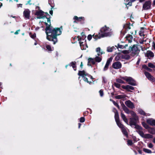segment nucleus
Returning a JSON list of instances; mask_svg holds the SVG:
<instances>
[{"label":"nucleus","instance_id":"nucleus-1","mask_svg":"<svg viewBox=\"0 0 155 155\" xmlns=\"http://www.w3.org/2000/svg\"><path fill=\"white\" fill-rule=\"evenodd\" d=\"M45 23L47 26L45 29L47 39L50 41H53V44H55L58 41L56 36L60 35L61 33L62 27L52 29L49 26V25H48L47 23L45 22Z\"/></svg>","mask_w":155,"mask_h":155},{"label":"nucleus","instance_id":"nucleus-2","mask_svg":"<svg viewBox=\"0 0 155 155\" xmlns=\"http://www.w3.org/2000/svg\"><path fill=\"white\" fill-rule=\"evenodd\" d=\"M113 34V31L110 28L105 26L102 27L100 30V32L98 35L94 34L93 37L96 39L102 38L110 36Z\"/></svg>","mask_w":155,"mask_h":155},{"label":"nucleus","instance_id":"nucleus-3","mask_svg":"<svg viewBox=\"0 0 155 155\" xmlns=\"http://www.w3.org/2000/svg\"><path fill=\"white\" fill-rule=\"evenodd\" d=\"M78 75L80 76H81L83 78L85 81L90 84L91 83V81H89L90 79H91L92 77L89 75L88 74L86 73L84 71H79L78 73Z\"/></svg>","mask_w":155,"mask_h":155},{"label":"nucleus","instance_id":"nucleus-4","mask_svg":"<svg viewBox=\"0 0 155 155\" xmlns=\"http://www.w3.org/2000/svg\"><path fill=\"white\" fill-rule=\"evenodd\" d=\"M96 51L97 53V54L95 56L94 60L96 62H100L102 59L101 55L104 53L102 50H101L100 47L97 48L96 49Z\"/></svg>","mask_w":155,"mask_h":155},{"label":"nucleus","instance_id":"nucleus-5","mask_svg":"<svg viewBox=\"0 0 155 155\" xmlns=\"http://www.w3.org/2000/svg\"><path fill=\"white\" fill-rule=\"evenodd\" d=\"M85 38V36H83V38H81L79 39V36H78L77 37V38H78V40L79 41L81 49L82 50H85L87 48V45L86 41V40L84 39V38Z\"/></svg>","mask_w":155,"mask_h":155},{"label":"nucleus","instance_id":"nucleus-6","mask_svg":"<svg viewBox=\"0 0 155 155\" xmlns=\"http://www.w3.org/2000/svg\"><path fill=\"white\" fill-rule=\"evenodd\" d=\"M121 78L126 81L129 84L133 86H136L137 85L135 81L130 77L127 76L121 77Z\"/></svg>","mask_w":155,"mask_h":155},{"label":"nucleus","instance_id":"nucleus-7","mask_svg":"<svg viewBox=\"0 0 155 155\" xmlns=\"http://www.w3.org/2000/svg\"><path fill=\"white\" fill-rule=\"evenodd\" d=\"M139 120L138 117H131L130 118V122L129 124L131 126L132 125H135Z\"/></svg>","mask_w":155,"mask_h":155},{"label":"nucleus","instance_id":"nucleus-8","mask_svg":"<svg viewBox=\"0 0 155 155\" xmlns=\"http://www.w3.org/2000/svg\"><path fill=\"white\" fill-rule=\"evenodd\" d=\"M151 2L150 1L146 2L143 6V9L144 10H147L150 8Z\"/></svg>","mask_w":155,"mask_h":155},{"label":"nucleus","instance_id":"nucleus-9","mask_svg":"<svg viewBox=\"0 0 155 155\" xmlns=\"http://www.w3.org/2000/svg\"><path fill=\"white\" fill-rule=\"evenodd\" d=\"M30 11L28 9H25L23 12V15L26 19L30 18Z\"/></svg>","mask_w":155,"mask_h":155},{"label":"nucleus","instance_id":"nucleus-10","mask_svg":"<svg viewBox=\"0 0 155 155\" xmlns=\"http://www.w3.org/2000/svg\"><path fill=\"white\" fill-rule=\"evenodd\" d=\"M44 12L40 10H39L38 11H37L35 13V15H37V18H43V17L44 18V16H43Z\"/></svg>","mask_w":155,"mask_h":155},{"label":"nucleus","instance_id":"nucleus-11","mask_svg":"<svg viewBox=\"0 0 155 155\" xmlns=\"http://www.w3.org/2000/svg\"><path fill=\"white\" fill-rule=\"evenodd\" d=\"M146 122L147 124L151 126H155V120L152 118L147 119Z\"/></svg>","mask_w":155,"mask_h":155},{"label":"nucleus","instance_id":"nucleus-12","mask_svg":"<svg viewBox=\"0 0 155 155\" xmlns=\"http://www.w3.org/2000/svg\"><path fill=\"white\" fill-rule=\"evenodd\" d=\"M144 74L150 81L153 82L155 81V78L152 76L149 73L145 72Z\"/></svg>","mask_w":155,"mask_h":155},{"label":"nucleus","instance_id":"nucleus-13","mask_svg":"<svg viewBox=\"0 0 155 155\" xmlns=\"http://www.w3.org/2000/svg\"><path fill=\"white\" fill-rule=\"evenodd\" d=\"M122 65L119 61H117L114 63L112 64L113 67L114 69H118L121 67Z\"/></svg>","mask_w":155,"mask_h":155},{"label":"nucleus","instance_id":"nucleus-14","mask_svg":"<svg viewBox=\"0 0 155 155\" xmlns=\"http://www.w3.org/2000/svg\"><path fill=\"white\" fill-rule=\"evenodd\" d=\"M112 59L111 58H110L107 61L106 64L103 68V71H105L107 70L109 66L112 61Z\"/></svg>","mask_w":155,"mask_h":155},{"label":"nucleus","instance_id":"nucleus-15","mask_svg":"<svg viewBox=\"0 0 155 155\" xmlns=\"http://www.w3.org/2000/svg\"><path fill=\"white\" fill-rule=\"evenodd\" d=\"M125 104L127 106L130 108L133 109L134 107L133 103L130 100L126 101Z\"/></svg>","mask_w":155,"mask_h":155},{"label":"nucleus","instance_id":"nucleus-16","mask_svg":"<svg viewBox=\"0 0 155 155\" xmlns=\"http://www.w3.org/2000/svg\"><path fill=\"white\" fill-rule=\"evenodd\" d=\"M132 53L133 55L138 54L139 53V51L138 50L137 47L136 46H134L131 48Z\"/></svg>","mask_w":155,"mask_h":155},{"label":"nucleus","instance_id":"nucleus-17","mask_svg":"<svg viewBox=\"0 0 155 155\" xmlns=\"http://www.w3.org/2000/svg\"><path fill=\"white\" fill-rule=\"evenodd\" d=\"M122 87L124 89L128 91H130V90H134V87L128 85H122Z\"/></svg>","mask_w":155,"mask_h":155},{"label":"nucleus","instance_id":"nucleus-18","mask_svg":"<svg viewBox=\"0 0 155 155\" xmlns=\"http://www.w3.org/2000/svg\"><path fill=\"white\" fill-rule=\"evenodd\" d=\"M146 56L147 57L150 58H153L154 56V53L151 51H147L146 54Z\"/></svg>","mask_w":155,"mask_h":155},{"label":"nucleus","instance_id":"nucleus-19","mask_svg":"<svg viewBox=\"0 0 155 155\" xmlns=\"http://www.w3.org/2000/svg\"><path fill=\"white\" fill-rule=\"evenodd\" d=\"M114 111L115 113L114 117L116 121L119 120V115L117 110L115 108H114Z\"/></svg>","mask_w":155,"mask_h":155},{"label":"nucleus","instance_id":"nucleus-20","mask_svg":"<svg viewBox=\"0 0 155 155\" xmlns=\"http://www.w3.org/2000/svg\"><path fill=\"white\" fill-rule=\"evenodd\" d=\"M95 61L94 60V58H89L88 59V65H91L90 63L92 64H94L95 63Z\"/></svg>","mask_w":155,"mask_h":155},{"label":"nucleus","instance_id":"nucleus-21","mask_svg":"<svg viewBox=\"0 0 155 155\" xmlns=\"http://www.w3.org/2000/svg\"><path fill=\"white\" fill-rule=\"evenodd\" d=\"M126 40L129 43H130L132 41L133 37L132 35H129L126 37Z\"/></svg>","mask_w":155,"mask_h":155},{"label":"nucleus","instance_id":"nucleus-22","mask_svg":"<svg viewBox=\"0 0 155 155\" xmlns=\"http://www.w3.org/2000/svg\"><path fill=\"white\" fill-rule=\"evenodd\" d=\"M148 132L152 134H155V129L152 127H150L148 129Z\"/></svg>","mask_w":155,"mask_h":155},{"label":"nucleus","instance_id":"nucleus-23","mask_svg":"<svg viewBox=\"0 0 155 155\" xmlns=\"http://www.w3.org/2000/svg\"><path fill=\"white\" fill-rule=\"evenodd\" d=\"M76 62H72L71 63H70V64H69V66H72L74 70V71H76Z\"/></svg>","mask_w":155,"mask_h":155},{"label":"nucleus","instance_id":"nucleus-24","mask_svg":"<svg viewBox=\"0 0 155 155\" xmlns=\"http://www.w3.org/2000/svg\"><path fill=\"white\" fill-rule=\"evenodd\" d=\"M121 117L124 121L127 124H128V121L125 116L123 113H121Z\"/></svg>","mask_w":155,"mask_h":155},{"label":"nucleus","instance_id":"nucleus-25","mask_svg":"<svg viewBox=\"0 0 155 155\" xmlns=\"http://www.w3.org/2000/svg\"><path fill=\"white\" fill-rule=\"evenodd\" d=\"M123 109L124 111L127 114H130V111L129 109L125 105H124L122 106Z\"/></svg>","mask_w":155,"mask_h":155},{"label":"nucleus","instance_id":"nucleus-26","mask_svg":"<svg viewBox=\"0 0 155 155\" xmlns=\"http://www.w3.org/2000/svg\"><path fill=\"white\" fill-rule=\"evenodd\" d=\"M153 137L152 135L149 134H144V135L143 138H146V139H149V138H152Z\"/></svg>","mask_w":155,"mask_h":155},{"label":"nucleus","instance_id":"nucleus-27","mask_svg":"<svg viewBox=\"0 0 155 155\" xmlns=\"http://www.w3.org/2000/svg\"><path fill=\"white\" fill-rule=\"evenodd\" d=\"M74 19L75 21H80L81 20H84V17H78L77 16H75L74 17Z\"/></svg>","mask_w":155,"mask_h":155},{"label":"nucleus","instance_id":"nucleus-28","mask_svg":"<svg viewBox=\"0 0 155 155\" xmlns=\"http://www.w3.org/2000/svg\"><path fill=\"white\" fill-rule=\"evenodd\" d=\"M121 130L123 134L126 136H127L128 135L127 131V128L124 127L121 128Z\"/></svg>","mask_w":155,"mask_h":155},{"label":"nucleus","instance_id":"nucleus-29","mask_svg":"<svg viewBox=\"0 0 155 155\" xmlns=\"http://www.w3.org/2000/svg\"><path fill=\"white\" fill-rule=\"evenodd\" d=\"M142 126L146 129H148L150 127L149 126V125L146 123L145 122L143 121L142 122Z\"/></svg>","mask_w":155,"mask_h":155},{"label":"nucleus","instance_id":"nucleus-30","mask_svg":"<svg viewBox=\"0 0 155 155\" xmlns=\"http://www.w3.org/2000/svg\"><path fill=\"white\" fill-rule=\"evenodd\" d=\"M46 47L47 49L49 51H51L53 49V48H52L51 46L49 45L46 44Z\"/></svg>","mask_w":155,"mask_h":155},{"label":"nucleus","instance_id":"nucleus-31","mask_svg":"<svg viewBox=\"0 0 155 155\" xmlns=\"http://www.w3.org/2000/svg\"><path fill=\"white\" fill-rule=\"evenodd\" d=\"M126 96L124 94L118 95L116 97V98L117 99L125 98Z\"/></svg>","mask_w":155,"mask_h":155},{"label":"nucleus","instance_id":"nucleus-32","mask_svg":"<svg viewBox=\"0 0 155 155\" xmlns=\"http://www.w3.org/2000/svg\"><path fill=\"white\" fill-rule=\"evenodd\" d=\"M137 130V132L142 137H143L144 134L142 130Z\"/></svg>","mask_w":155,"mask_h":155},{"label":"nucleus","instance_id":"nucleus-33","mask_svg":"<svg viewBox=\"0 0 155 155\" xmlns=\"http://www.w3.org/2000/svg\"><path fill=\"white\" fill-rule=\"evenodd\" d=\"M138 113L141 115L145 116L146 115V113L142 110L141 109L138 110Z\"/></svg>","mask_w":155,"mask_h":155},{"label":"nucleus","instance_id":"nucleus-34","mask_svg":"<svg viewBox=\"0 0 155 155\" xmlns=\"http://www.w3.org/2000/svg\"><path fill=\"white\" fill-rule=\"evenodd\" d=\"M132 117H138L136 113L133 111H130V113Z\"/></svg>","mask_w":155,"mask_h":155},{"label":"nucleus","instance_id":"nucleus-35","mask_svg":"<svg viewBox=\"0 0 155 155\" xmlns=\"http://www.w3.org/2000/svg\"><path fill=\"white\" fill-rule=\"evenodd\" d=\"M116 122L117 125L120 128H122L124 127L123 125H122L121 123L119 120L117 121H116Z\"/></svg>","mask_w":155,"mask_h":155},{"label":"nucleus","instance_id":"nucleus-36","mask_svg":"<svg viewBox=\"0 0 155 155\" xmlns=\"http://www.w3.org/2000/svg\"><path fill=\"white\" fill-rule=\"evenodd\" d=\"M115 48L113 46L111 47H108L107 48V51L108 52H111Z\"/></svg>","mask_w":155,"mask_h":155},{"label":"nucleus","instance_id":"nucleus-37","mask_svg":"<svg viewBox=\"0 0 155 155\" xmlns=\"http://www.w3.org/2000/svg\"><path fill=\"white\" fill-rule=\"evenodd\" d=\"M121 77H120L121 78ZM121 79V78H117L116 79V81L119 83H121V84H125V83Z\"/></svg>","mask_w":155,"mask_h":155},{"label":"nucleus","instance_id":"nucleus-38","mask_svg":"<svg viewBox=\"0 0 155 155\" xmlns=\"http://www.w3.org/2000/svg\"><path fill=\"white\" fill-rule=\"evenodd\" d=\"M116 47H117V48H120V49H124V48H126L125 46H124V45H120L119 44H117V46H115Z\"/></svg>","mask_w":155,"mask_h":155},{"label":"nucleus","instance_id":"nucleus-39","mask_svg":"<svg viewBox=\"0 0 155 155\" xmlns=\"http://www.w3.org/2000/svg\"><path fill=\"white\" fill-rule=\"evenodd\" d=\"M143 150L144 152L147 153H152L151 150L146 148H143Z\"/></svg>","mask_w":155,"mask_h":155},{"label":"nucleus","instance_id":"nucleus-40","mask_svg":"<svg viewBox=\"0 0 155 155\" xmlns=\"http://www.w3.org/2000/svg\"><path fill=\"white\" fill-rule=\"evenodd\" d=\"M135 126V128L136 129H137V130H143V128L141 126H140L139 125H136V124Z\"/></svg>","mask_w":155,"mask_h":155},{"label":"nucleus","instance_id":"nucleus-41","mask_svg":"<svg viewBox=\"0 0 155 155\" xmlns=\"http://www.w3.org/2000/svg\"><path fill=\"white\" fill-rule=\"evenodd\" d=\"M143 67L145 69H146V70L148 71H152V69H151L150 68H149L146 65H143Z\"/></svg>","mask_w":155,"mask_h":155},{"label":"nucleus","instance_id":"nucleus-42","mask_svg":"<svg viewBox=\"0 0 155 155\" xmlns=\"http://www.w3.org/2000/svg\"><path fill=\"white\" fill-rule=\"evenodd\" d=\"M148 67L151 68H154L155 67V66L152 63H148Z\"/></svg>","mask_w":155,"mask_h":155},{"label":"nucleus","instance_id":"nucleus-43","mask_svg":"<svg viewBox=\"0 0 155 155\" xmlns=\"http://www.w3.org/2000/svg\"><path fill=\"white\" fill-rule=\"evenodd\" d=\"M124 58L126 59V60H128L130 59V55H124Z\"/></svg>","mask_w":155,"mask_h":155},{"label":"nucleus","instance_id":"nucleus-44","mask_svg":"<svg viewBox=\"0 0 155 155\" xmlns=\"http://www.w3.org/2000/svg\"><path fill=\"white\" fill-rule=\"evenodd\" d=\"M85 121V119L84 117H81L79 121L81 123L84 122Z\"/></svg>","mask_w":155,"mask_h":155},{"label":"nucleus","instance_id":"nucleus-45","mask_svg":"<svg viewBox=\"0 0 155 155\" xmlns=\"http://www.w3.org/2000/svg\"><path fill=\"white\" fill-rule=\"evenodd\" d=\"M133 143L132 140H128L127 141V144L129 145H131Z\"/></svg>","mask_w":155,"mask_h":155},{"label":"nucleus","instance_id":"nucleus-46","mask_svg":"<svg viewBox=\"0 0 155 155\" xmlns=\"http://www.w3.org/2000/svg\"><path fill=\"white\" fill-rule=\"evenodd\" d=\"M114 85L116 87L118 88H119L120 87V84L118 83H115L114 84Z\"/></svg>","mask_w":155,"mask_h":155},{"label":"nucleus","instance_id":"nucleus-47","mask_svg":"<svg viewBox=\"0 0 155 155\" xmlns=\"http://www.w3.org/2000/svg\"><path fill=\"white\" fill-rule=\"evenodd\" d=\"M99 93L101 96L102 97L103 96L104 94L103 91L102 90H101L99 91Z\"/></svg>","mask_w":155,"mask_h":155},{"label":"nucleus","instance_id":"nucleus-48","mask_svg":"<svg viewBox=\"0 0 155 155\" xmlns=\"http://www.w3.org/2000/svg\"><path fill=\"white\" fill-rule=\"evenodd\" d=\"M112 101L113 102L114 105H115V106H117V107L119 108V106L117 103H116L115 101Z\"/></svg>","mask_w":155,"mask_h":155},{"label":"nucleus","instance_id":"nucleus-49","mask_svg":"<svg viewBox=\"0 0 155 155\" xmlns=\"http://www.w3.org/2000/svg\"><path fill=\"white\" fill-rule=\"evenodd\" d=\"M148 146L149 148H151L153 147V145L152 143H150L148 144Z\"/></svg>","mask_w":155,"mask_h":155},{"label":"nucleus","instance_id":"nucleus-50","mask_svg":"<svg viewBox=\"0 0 155 155\" xmlns=\"http://www.w3.org/2000/svg\"><path fill=\"white\" fill-rule=\"evenodd\" d=\"M30 37L32 38H34L36 36V34L35 33L33 35H31V34H30Z\"/></svg>","mask_w":155,"mask_h":155},{"label":"nucleus","instance_id":"nucleus-51","mask_svg":"<svg viewBox=\"0 0 155 155\" xmlns=\"http://www.w3.org/2000/svg\"><path fill=\"white\" fill-rule=\"evenodd\" d=\"M120 58L118 55L116 56L115 58L116 61H118L120 60Z\"/></svg>","mask_w":155,"mask_h":155},{"label":"nucleus","instance_id":"nucleus-52","mask_svg":"<svg viewBox=\"0 0 155 155\" xmlns=\"http://www.w3.org/2000/svg\"><path fill=\"white\" fill-rule=\"evenodd\" d=\"M123 53L124 54H127L129 53V51L128 50H124L122 51Z\"/></svg>","mask_w":155,"mask_h":155},{"label":"nucleus","instance_id":"nucleus-53","mask_svg":"<svg viewBox=\"0 0 155 155\" xmlns=\"http://www.w3.org/2000/svg\"><path fill=\"white\" fill-rule=\"evenodd\" d=\"M92 36L91 35H89L87 36V39L89 41H90L92 38Z\"/></svg>","mask_w":155,"mask_h":155},{"label":"nucleus","instance_id":"nucleus-54","mask_svg":"<svg viewBox=\"0 0 155 155\" xmlns=\"http://www.w3.org/2000/svg\"><path fill=\"white\" fill-rule=\"evenodd\" d=\"M103 82L104 83H106L107 82V79L106 78L104 77H103Z\"/></svg>","mask_w":155,"mask_h":155},{"label":"nucleus","instance_id":"nucleus-55","mask_svg":"<svg viewBox=\"0 0 155 155\" xmlns=\"http://www.w3.org/2000/svg\"><path fill=\"white\" fill-rule=\"evenodd\" d=\"M140 58H138V60L137 61V65H139V63H140Z\"/></svg>","mask_w":155,"mask_h":155},{"label":"nucleus","instance_id":"nucleus-56","mask_svg":"<svg viewBox=\"0 0 155 155\" xmlns=\"http://www.w3.org/2000/svg\"><path fill=\"white\" fill-rule=\"evenodd\" d=\"M22 4H18L17 5V7L18 8L19 7H22Z\"/></svg>","mask_w":155,"mask_h":155},{"label":"nucleus","instance_id":"nucleus-57","mask_svg":"<svg viewBox=\"0 0 155 155\" xmlns=\"http://www.w3.org/2000/svg\"><path fill=\"white\" fill-rule=\"evenodd\" d=\"M133 140H134V141L135 142H136V141H137V138H136V137H133Z\"/></svg>","mask_w":155,"mask_h":155},{"label":"nucleus","instance_id":"nucleus-58","mask_svg":"<svg viewBox=\"0 0 155 155\" xmlns=\"http://www.w3.org/2000/svg\"><path fill=\"white\" fill-rule=\"evenodd\" d=\"M46 18L47 19V21L48 22H49L50 23V20L49 19V18Z\"/></svg>","mask_w":155,"mask_h":155},{"label":"nucleus","instance_id":"nucleus-59","mask_svg":"<svg viewBox=\"0 0 155 155\" xmlns=\"http://www.w3.org/2000/svg\"><path fill=\"white\" fill-rule=\"evenodd\" d=\"M40 8L39 6H37L36 7V10H38L37 11H38L39 10H40Z\"/></svg>","mask_w":155,"mask_h":155},{"label":"nucleus","instance_id":"nucleus-60","mask_svg":"<svg viewBox=\"0 0 155 155\" xmlns=\"http://www.w3.org/2000/svg\"><path fill=\"white\" fill-rule=\"evenodd\" d=\"M20 31V30H18L15 33V35L18 34V31Z\"/></svg>","mask_w":155,"mask_h":155},{"label":"nucleus","instance_id":"nucleus-61","mask_svg":"<svg viewBox=\"0 0 155 155\" xmlns=\"http://www.w3.org/2000/svg\"><path fill=\"white\" fill-rule=\"evenodd\" d=\"M150 115V114L149 113H146V115H145V116H149Z\"/></svg>","mask_w":155,"mask_h":155},{"label":"nucleus","instance_id":"nucleus-62","mask_svg":"<svg viewBox=\"0 0 155 155\" xmlns=\"http://www.w3.org/2000/svg\"><path fill=\"white\" fill-rule=\"evenodd\" d=\"M49 13H50V14L52 15V14H53V11H52V10L50 11V12H49Z\"/></svg>","mask_w":155,"mask_h":155},{"label":"nucleus","instance_id":"nucleus-63","mask_svg":"<svg viewBox=\"0 0 155 155\" xmlns=\"http://www.w3.org/2000/svg\"><path fill=\"white\" fill-rule=\"evenodd\" d=\"M81 124L80 123H79L78 124V128H80V127H81Z\"/></svg>","mask_w":155,"mask_h":155},{"label":"nucleus","instance_id":"nucleus-64","mask_svg":"<svg viewBox=\"0 0 155 155\" xmlns=\"http://www.w3.org/2000/svg\"><path fill=\"white\" fill-rule=\"evenodd\" d=\"M153 142L155 143V137L153 138Z\"/></svg>","mask_w":155,"mask_h":155}]
</instances>
